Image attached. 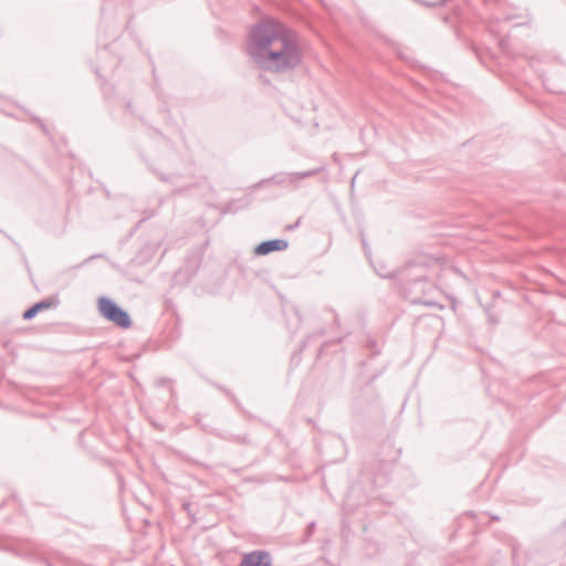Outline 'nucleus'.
Returning a JSON list of instances; mask_svg holds the SVG:
<instances>
[{"instance_id": "nucleus-19", "label": "nucleus", "mask_w": 566, "mask_h": 566, "mask_svg": "<svg viewBox=\"0 0 566 566\" xmlns=\"http://www.w3.org/2000/svg\"><path fill=\"white\" fill-rule=\"evenodd\" d=\"M97 256H98V255H92L91 258H88V259H86V260H85V263H86V262H88V261H90V260H92V259L97 258Z\"/></svg>"}, {"instance_id": "nucleus-10", "label": "nucleus", "mask_w": 566, "mask_h": 566, "mask_svg": "<svg viewBox=\"0 0 566 566\" xmlns=\"http://www.w3.org/2000/svg\"><path fill=\"white\" fill-rule=\"evenodd\" d=\"M315 530V522H311L306 528V536L310 537Z\"/></svg>"}, {"instance_id": "nucleus-1", "label": "nucleus", "mask_w": 566, "mask_h": 566, "mask_svg": "<svg viewBox=\"0 0 566 566\" xmlns=\"http://www.w3.org/2000/svg\"><path fill=\"white\" fill-rule=\"evenodd\" d=\"M247 52L260 69L273 73L290 72L303 59L301 48L292 33L271 19L262 20L251 28Z\"/></svg>"}, {"instance_id": "nucleus-14", "label": "nucleus", "mask_w": 566, "mask_h": 566, "mask_svg": "<svg viewBox=\"0 0 566 566\" xmlns=\"http://www.w3.org/2000/svg\"><path fill=\"white\" fill-rule=\"evenodd\" d=\"M301 223V220L298 219L294 224H291L287 227L289 230H294L296 229Z\"/></svg>"}, {"instance_id": "nucleus-7", "label": "nucleus", "mask_w": 566, "mask_h": 566, "mask_svg": "<svg viewBox=\"0 0 566 566\" xmlns=\"http://www.w3.org/2000/svg\"><path fill=\"white\" fill-rule=\"evenodd\" d=\"M59 303H60V301L57 297H48V298L41 300V301L32 304L29 308H27L22 314V318L24 321H31L40 312L56 307L59 305Z\"/></svg>"}, {"instance_id": "nucleus-11", "label": "nucleus", "mask_w": 566, "mask_h": 566, "mask_svg": "<svg viewBox=\"0 0 566 566\" xmlns=\"http://www.w3.org/2000/svg\"><path fill=\"white\" fill-rule=\"evenodd\" d=\"M268 182H271L270 178L262 179L259 182H256L255 185H253V188H255V189L260 188V187H262L263 185H265Z\"/></svg>"}, {"instance_id": "nucleus-5", "label": "nucleus", "mask_w": 566, "mask_h": 566, "mask_svg": "<svg viewBox=\"0 0 566 566\" xmlns=\"http://www.w3.org/2000/svg\"><path fill=\"white\" fill-rule=\"evenodd\" d=\"M238 566H272V556L264 549L252 551L243 555Z\"/></svg>"}, {"instance_id": "nucleus-17", "label": "nucleus", "mask_w": 566, "mask_h": 566, "mask_svg": "<svg viewBox=\"0 0 566 566\" xmlns=\"http://www.w3.org/2000/svg\"><path fill=\"white\" fill-rule=\"evenodd\" d=\"M126 108H127L128 112L133 113V104H132L130 101H127Z\"/></svg>"}, {"instance_id": "nucleus-13", "label": "nucleus", "mask_w": 566, "mask_h": 566, "mask_svg": "<svg viewBox=\"0 0 566 566\" xmlns=\"http://www.w3.org/2000/svg\"><path fill=\"white\" fill-rule=\"evenodd\" d=\"M156 175H157V177H158L160 180H163V181H168V180H169V177H168V176H166V175H164V174H158V172H156Z\"/></svg>"}, {"instance_id": "nucleus-15", "label": "nucleus", "mask_w": 566, "mask_h": 566, "mask_svg": "<svg viewBox=\"0 0 566 566\" xmlns=\"http://www.w3.org/2000/svg\"><path fill=\"white\" fill-rule=\"evenodd\" d=\"M499 44L502 48V50L506 49V40L504 38L499 41Z\"/></svg>"}, {"instance_id": "nucleus-6", "label": "nucleus", "mask_w": 566, "mask_h": 566, "mask_svg": "<svg viewBox=\"0 0 566 566\" xmlns=\"http://www.w3.org/2000/svg\"><path fill=\"white\" fill-rule=\"evenodd\" d=\"M289 248V241L285 239H271L260 242L255 245L253 252L255 255H268L272 252L284 251Z\"/></svg>"}, {"instance_id": "nucleus-4", "label": "nucleus", "mask_w": 566, "mask_h": 566, "mask_svg": "<svg viewBox=\"0 0 566 566\" xmlns=\"http://www.w3.org/2000/svg\"><path fill=\"white\" fill-rule=\"evenodd\" d=\"M323 170V167L308 169L300 172H279L270 177L272 184L276 186H285L287 184L295 185L302 179L314 177Z\"/></svg>"}, {"instance_id": "nucleus-9", "label": "nucleus", "mask_w": 566, "mask_h": 566, "mask_svg": "<svg viewBox=\"0 0 566 566\" xmlns=\"http://www.w3.org/2000/svg\"><path fill=\"white\" fill-rule=\"evenodd\" d=\"M233 202H229L227 205H224V207L222 208V213H230V212H235V210L233 209Z\"/></svg>"}, {"instance_id": "nucleus-8", "label": "nucleus", "mask_w": 566, "mask_h": 566, "mask_svg": "<svg viewBox=\"0 0 566 566\" xmlns=\"http://www.w3.org/2000/svg\"><path fill=\"white\" fill-rule=\"evenodd\" d=\"M182 509L187 512L189 516H195V512L192 511V504L190 502H184Z\"/></svg>"}, {"instance_id": "nucleus-16", "label": "nucleus", "mask_w": 566, "mask_h": 566, "mask_svg": "<svg viewBox=\"0 0 566 566\" xmlns=\"http://www.w3.org/2000/svg\"><path fill=\"white\" fill-rule=\"evenodd\" d=\"M168 381H169L168 379L160 378V379L157 381V386H164V385H166Z\"/></svg>"}, {"instance_id": "nucleus-2", "label": "nucleus", "mask_w": 566, "mask_h": 566, "mask_svg": "<svg viewBox=\"0 0 566 566\" xmlns=\"http://www.w3.org/2000/svg\"><path fill=\"white\" fill-rule=\"evenodd\" d=\"M427 261L426 258L421 256L407 262L397 271L389 273L377 272L381 277L396 280L403 297L408 298L412 304L433 306L434 302L424 298L434 289L430 276V266Z\"/></svg>"}, {"instance_id": "nucleus-3", "label": "nucleus", "mask_w": 566, "mask_h": 566, "mask_svg": "<svg viewBox=\"0 0 566 566\" xmlns=\"http://www.w3.org/2000/svg\"><path fill=\"white\" fill-rule=\"evenodd\" d=\"M97 308L104 319L123 329L129 328L133 324L129 313L108 296L98 297Z\"/></svg>"}, {"instance_id": "nucleus-18", "label": "nucleus", "mask_w": 566, "mask_h": 566, "mask_svg": "<svg viewBox=\"0 0 566 566\" xmlns=\"http://www.w3.org/2000/svg\"><path fill=\"white\" fill-rule=\"evenodd\" d=\"M154 214V212H150L149 214H146L140 221L139 223L146 221L147 219L151 218V216Z\"/></svg>"}, {"instance_id": "nucleus-12", "label": "nucleus", "mask_w": 566, "mask_h": 566, "mask_svg": "<svg viewBox=\"0 0 566 566\" xmlns=\"http://www.w3.org/2000/svg\"><path fill=\"white\" fill-rule=\"evenodd\" d=\"M34 119L36 120V123H39L43 133L48 134V128H46L45 124L40 118H34Z\"/></svg>"}, {"instance_id": "nucleus-20", "label": "nucleus", "mask_w": 566, "mask_h": 566, "mask_svg": "<svg viewBox=\"0 0 566 566\" xmlns=\"http://www.w3.org/2000/svg\"><path fill=\"white\" fill-rule=\"evenodd\" d=\"M510 21V18H506L504 21H503V24L507 23Z\"/></svg>"}]
</instances>
